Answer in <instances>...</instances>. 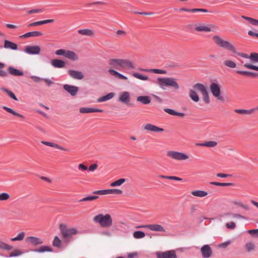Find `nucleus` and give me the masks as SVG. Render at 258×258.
<instances>
[{
    "label": "nucleus",
    "mask_w": 258,
    "mask_h": 258,
    "mask_svg": "<svg viewBox=\"0 0 258 258\" xmlns=\"http://www.w3.org/2000/svg\"><path fill=\"white\" fill-rule=\"evenodd\" d=\"M215 44L219 47L226 49L234 53H237L239 56L245 58H249V56L244 53H237L234 46L228 41L222 39L219 36L215 35L212 38Z\"/></svg>",
    "instance_id": "obj_1"
},
{
    "label": "nucleus",
    "mask_w": 258,
    "mask_h": 258,
    "mask_svg": "<svg viewBox=\"0 0 258 258\" xmlns=\"http://www.w3.org/2000/svg\"><path fill=\"white\" fill-rule=\"evenodd\" d=\"M157 84L163 89L166 87L172 88L175 90H178L179 89L177 79L174 78H158L157 80Z\"/></svg>",
    "instance_id": "obj_2"
},
{
    "label": "nucleus",
    "mask_w": 258,
    "mask_h": 258,
    "mask_svg": "<svg viewBox=\"0 0 258 258\" xmlns=\"http://www.w3.org/2000/svg\"><path fill=\"white\" fill-rule=\"evenodd\" d=\"M93 221L103 228H109L112 226L113 223L111 215L108 214L105 215L99 214L93 217Z\"/></svg>",
    "instance_id": "obj_3"
},
{
    "label": "nucleus",
    "mask_w": 258,
    "mask_h": 258,
    "mask_svg": "<svg viewBox=\"0 0 258 258\" xmlns=\"http://www.w3.org/2000/svg\"><path fill=\"white\" fill-rule=\"evenodd\" d=\"M197 91L200 92L203 97H209L207 87L202 83H198L192 86V88L189 90V97H199Z\"/></svg>",
    "instance_id": "obj_4"
},
{
    "label": "nucleus",
    "mask_w": 258,
    "mask_h": 258,
    "mask_svg": "<svg viewBox=\"0 0 258 258\" xmlns=\"http://www.w3.org/2000/svg\"><path fill=\"white\" fill-rule=\"evenodd\" d=\"M166 155L168 157L176 160H186L189 158L188 155L174 151H167Z\"/></svg>",
    "instance_id": "obj_5"
},
{
    "label": "nucleus",
    "mask_w": 258,
    "mask_h": 258,
    "mask_svg": "<svg viewBox=\"0 0 258 258\" xmlns=\"http://www.w3.org/2000/svg\"><path fill=\"white\" fill-rule=\"evenodd\" d=\"M59 229L62 236L64 238L71 237L73 235H76L78 233L76 228H67V226L63 224H61L59 225Z\"/></svg>",
    "instance_id": "obj_6"
},
{
    "label": "nucleus",
    "mask_w": 258,
    "mask_h": 258,
    "mask_svg": "<svg viewBox=\"0 0 258 258\" xmlns=\"http://www.w3.org/2000/svg\"><path fill=\"white\" fill-rule=\"evenodd\" d=\"M9 74L13 76H22L24 75V72L19 70L16 69L12 66H10L8 68V72L0 69L1 77H7Z\"/></svg>",
    "instance_id": "obj_7"
},
{
    "label": "nucleus",
    "mask_w": 258,
    "mask_h": 258,
    "mask_svg": "<svg viewBox=\"0 0 258 258\" xmlns=\"http://www.w3.org/2000/svg\"><path fill=\"white\" fill-rule=\"evenodd\" d=\"M142 128L144 131L153 133H162L164 131L163 128L149 123L144 124Z\"/></svg>",
    "instance_id": "obj_8"
},
{
    "label": "nucleus",
    "mask_w": 258,
    "mask_h": 258,
    "mask_svg": "<svg viewBox=\"0 0 258 258\" xmlns=\"http://www.w3.org/2000/svg\"><path fill=\"white\" fill-rule=\"evenodd\" d=\"M40 51V47L38 45H27L25 47L24 50L26 53L31 55L39 54Z\"/></svg>",
    "instance_id": "obj_9"
},
{
    "label": "nucleus",
    "mask_w": 258,
    "mask_h": 258,
    "mask_svg": "<svg viewBox=\"0 0 258 258\" xmlns=\"http://www.w3.org/2000/svg\"><path fill=\"white\" fill-rule=\"evenodd\" d=\"M156 255L157 258H177L174 250L157 252Z\"/></svg>",
    "instance_id": "obj_10"
},
{
    "label": "nucleus",
    "mask_w": 258,
    "mask_h": 258,
    "mask_svg": "<svg viewBox=\"0 0 258 258\" xmlns=\"http://www.w3.org/2000/svg\"><path fill=\"white\" fill-rule=\"evenodd\" d=\"M123 59L112 58L109 60L108 64L112 68L120 70L123 68Z\"/></svg>",
    "instance_id": "obj_11"
},
{
    "label": "nucleus",
    "mask_w": 258,
    "mask_h": 258,
    "mask_svg": "<svg viewBox=\"0 0 258 258\" xmlns=\"http://www.w3.org/2000/svg\"><path fill=\"white\" fill-rule=\"evenodd\" d=\"M210 91L214 97H220L221 90L220 85L216 83H212L210 85Z\"/></svg>",
    "instance_id": "obj_12"
},
{
    "label": "nucleus",
    "mask_w": 258,
    "mask_h": 258,
    "mask_svg": "<svg viewBox=\"0 0 258 258\" xmlns=\"http://www.w3.org/2000/svg\"><path fill=\"white\" fill-rule=\"evenodd\" d=\"M201 252L204 258H209L212 255L213 251L210 246L208 245H204L201 248Z\"/></svg>",
    "instance_id": "obj_13"
},
{
    "label": "nucleus",
    "mask_w": 258,
    "mask_h": 258,
    "mask_svg": "<svg viewBox=\"0 0 258 258\" xmlns=\"http://www.w3.org/2000/svg\"><path fill=\"white\" fill-rule=\"evenodd\" d=\"M148 229L154 232L166 233V228L161 225L158 224H151L148 226Z\"/></svg>",
    "instance_id": "obj_14"
},
{
    "label": "nucleus",
    "mask_w": 258,
    "mask_h": 258,
    "mask_svg": "<svg viewBox=\"0 0 258 258\" xmlns=\"http://www.w3.org/2000/svg\"><path fill=\"white\" fill-rule=\"evenodd\" d=\"M25 241L27 243L32 244L34 245H37L43 243L42 239L34 236H28L26 238Z\"/></svg>",
    "instance_id": "obj_15"
},
{
    "label": "nucleus",
    "mask_w": 258,
    "mask_h": 258,
    "mask_svg": "<svg viewBox=\"0 0 258 258\" xmlns=\"http://www.w3.org/2000/svg\"><path fill=\"white\" fill-rule=\"evenodd\" d=\"M69 75L72 78L76 80H82L84 76L82 72L75 70H69L68 71Z\"/></svg>",
    "instance_id": "obj_16"
},
{
    "label": "nucleus",
    "mask_w": 258,
    "mask_h": 258,
    "mask_svg": "<svg viewBox=\"0 0 258 258\" xmlns=\"http://www.w3.org/2000/svg\"><path fill=\"white\" fill-rule=\"evenodd\" d=\"M79 111L81 113L85 114L94 112H102L103 110L93 107H83L80 108Z\"/></svg>",
    "instance_id": "obj_17"
},
{
    "label": "nucleus",
    "mask_w": 258,
    "mask_h": 258,
    "mask_svg": "<svg viewBox=\"0 0 258 258\" xmlns=\"http://www.w3.org/2000/svg\"><path fill=\"white\" fill-rule=\"evenodd\" d=\"M63 89L69 92L72 96H75L79 91V88L77 86L65 84L63 86Z\"/></svg>",
    "instance_id": "obj_18"
},
{
    "label": "nucleus",
    "mask_w": 258,
    "mask_h": 258,
    "mask_svg": "<svg viewBox=\"0 0 258 258\" xmlns=\"http://www.w3.org/2000/svg\"><path fill=\"white\" fill-rule=\"evenodd\" d=\"M195 102H199L200 106H203L208 105L211 102L210 98H191Z\"/></svg>",
    "instance_id": "obj_19"
},
{
    "label": "nucleus",
    "mask_w": 258,
    "mask_h": 258,
    "mask_svg": "<svg viewBox=\"0 0 258 258\" xmlns=\"http://www.w3.org/2000/svg\"><path fill=\"white\" fill-rule=\"evenodd\" d=\"M41 143L42 144L45 145L46 146L53 147V148H55L56 149H59L60 150H63V151H68V150L67 149H66V148H63V147H62L57 144L52 143V142L42 141H41Z\"/></svg>",
    "instance_id": "obj_20"
},
{
    "label": "nucleus",
    "mask_w": 258,
    "mask_h": 258,
    "mask_svg": "<svg viewBox=\"0 0 258 258\" xmlns=\"http://www.w3.org/2000/svg\"><path fill=\"white\" fill-rule=\"evenodd\" d=\"M43 35L42 33L40 31H32V32H27L21 36H20L21 38H28V37H38L41 36Z\"/></svg>",
    "instance_id": "obj_21"
},
{
    "label": "nucleus",
    "mask_w": 258,
    "mask_h": 258,
    "mask_svg": "<svg viewBox=\"0 0 258 258\" xmlns=\"http://www.w3.org/2000/svg\"><path fill=\"white\" fill-rule=\"evenodd\" d=\"M51 65L56 68H62L65 66V62L63 60L54 59L51 61Z\"/></svg>",
    "instance_id": "obj_22"
},
{
    "label": "nucleus",
    "mask_w": 258,
    "mask_h": 258,
    "mask_svg": "<svg viewBox=\"0 0 258 258\" xmlns=\"http://www.w3.org/2000/svg\"><path fill=\"white\" fill-rule=\"evenodd\" d=\"M244 248L246 252H250L255 250L256 246L253 242L248 241L245 244Z\"/></svg>",
    "instance_id": "obj_23"
},
{
    "label": "nucleus",
    "mask_w": 258,
    "mask_h": 258,
    "mask_svg": "<svg viewBox=\"0 0 258 258\" xmlns=\"http://www.w3.org/2000/svg\"><path fill=\"white\" fill-rule=\"evenodd\" d=\"M4 47L5 48L12 50H17L18 49V45L16 43L8 40L4 41Z\"/></svg>",
    "instance_id": "obj_24"
},
{
    "label": "nucleus",
    "mask_w": 258,
    "mask_h": 258,
    "mask_svg": "<svg viewBox=\"0 0 258 258\" xmlns=\"http://www.w3.org/2000/svg\"><path fill=\"white\" fill-rule=\"evenodd\" d=\"M195 30L197 32H209L211 31V29L209 26H207L204 24H201L196 27Z\"/></svg>",
    "instance_id": "obj_25"
},
{
    "label": "nucleus",
    "mask_w": 258,
    "mask_h": 258,
    "mask_svg": "<svg viewBox=\"0 0 258 258\" xmlns=\"http://www.w3.org/2000/svg\"><path fill=\"white\" fill-rule=\"evenodd\" d=\"M197 146H202V147H207L209 148L215 147L217 145V143L215 141H206L204 143H197L196 144Z\"/></svg>",
    "instance_id": "obj_26"
},
{
    "label": "nucleus",
    "mask_w": 258,
    "mask_h": 258,
    "mask_svg": "<svg viewBox=\"0 0 258 258\" xmlns=\"http://www.w3.org/2000/svg\"><path fill=\"white\" fill-rule=\"evenodd\" d=\"M118 101L130 107H133L135 105L134 101L132 100L131 98H118Z\"/></svg>",
    "instance_id": "obj_27"
},
{
    "label": "nucleus",
    "mask_w": 258,
    "mask_h": 258,
    "mask_svg": "<svg viewBox=\"0 0 258 258\" xmlns=\"http://www.w3.org/2000/svg\"><path fill=\"white\" fill-rule=\"evenodd\" d=\"M236 73L243 76H249L252 78H256L258 77V73L244 71H236Z\"/></svg>",
    "instance_id": "obj_28"
},
{
    "label": "nucleus",
    "mask_w": 258,
    "mask_h": 258,
    "mask_svg": "<svg viewBox=\"0 0 258 258\" xmlns=\"http://www.w3.org/2000/svg\"><path fill=\"white\" fill-rule=\"evenodd\" d=\"M54 22L53 19L45 20L30 23L28 25L29 27L36 26L40 25L51 23Z\"/></svg>",
    "instance_id": "obj_29"
},
{
    "label": "nucleus",
    "mask_w": 258,
    "mask_h": 258,
    "mask_svg": "<svg viewBox=\"0 0 258 258\" xmlns=\"http://www.w3.org/2000/svg\"><path fill=\"white\" fill-rule=\"evenodd\" d=\"M108 72L112 76H113L119 79H121V80H127V79L126 77L119 73L118 72H117L116 71H115L113 69H109L108 70Z\"/></svg>",
    "instance_id": "obj_30"
},
{
    "label": "nucleus",
    "mask_w": 258,
    "mask_h": 258,
    "mask_svg": "<svg viewBox=\"0 0 258 258\" xmlns=\"http://www.w3.org/2000/svg\"><path fill=\"white\" fill-rule=\"evenodd\" d=\"M65 57L72 60L78 59V55L75 52L69 50H67Z\"/></svg>",
    "instance_id": "obj_31"
},
{
    "label": "nucleus",
    "mask_w": 258,
    "mask_h": 258,
    "mask_svg": "<svg viewBox=\"0 0 258 258\" xmlns=\"http://www.w3.org/2000/svg\"><path fill=\"white\" fill-rule=\"evenodd\" d=\"M192 195L199 198H203L208 195V192L201 190H194L191 192Z\"/></svg>",
    "instance_id": "obj_32"
},
{
    "label": "nucleus",
    "mask_w": 258,
    "mask_h": 258,
    "mask_svg": "<svg viewBox=\"0 0 258 258\" xmlns=\"http://www.w3.org/2000/svg\"><path fill=\"white\" fill-rule=\"evenodd\" d=\"M78 32L80 34L85 36H92L94 35V32L89 29H80Z\"/></svg>",
    "instance_id": "obj_33"
},
{
    "label": "nucleus",
    "mask_w": 258,
    "mask_h": 258,
    "mask_svg": "<svg viewBox=\"0 0 258 258\" xmlns=\"http://www.w3.org/2000/svg\"><path fill=\"white\" fill-rule=\"evenodd\" d=\"M123 68H127L128 69H135V66L133 62L128 59H123Z\"/></svg>",
    "instance_id": "obj_34"
},
{
    "label": "nucleus",
    "mask_w": 258,
    "mask_h": 258,
    "mask_svg": "<svg viewBox=\"0 0 258 258\" xmlns=\"http://www.w3.org/2000/svg\"><path fill=\"white\" fill-rule=\"evenodd\" d=\"M241 18L246 21H248L251 25L255 26H258V20L245 16H242Z\"/></svg>",
    "instance_id": "obj_35"
},
{
    "label": "nucleus",
    "mask_w": 258,
    "mask_h": 258,
    "mask_svg": "<svg viewBox=\"0 0 258 258\" xmlns=\"http://www.w3.org/2000/svg\"><path fill=\"white\" fill-rule=\"evenodd\" d=\"M255 110H258V106L256 107L255 109H252L250 110L235 109V112L239 114H246L253 112L255 111Z\"/></svg>",
    "instance_id": "obj_36"
},
{
    "label": "nucleus",
    "mask_w": 258,
    "mask_h": 258,
    "mask_svg": "<svg viewBox=\"0 0 258 258\" xmlns=\"http://www.w3.org/2000/svg\"><path fill=\"white\" fill-rule=\"evenodd\" d=\"M0 249L10 251L13 249V246L0 240Z\"/></svg>",
    "instance_id": "obj_37"
},
{
    "label": "nucleus",
    "mask_w": 258,
    "mask_h": 258,
    "mask_svg": "<svg viewBox=\"0 0 258 258\" xmlns=\"http://www.w3.org/2000/svg\"><path fill=\"white\" fill-rule=\"evenodd\" d=\"M125 181H126V179H125V178H120L114 182H112L110 184V186L112 187L118 186L121 185L124 182H125Z\"/></svg>",
    "instance_id": "obj_38"
},
{
    "label": "nucleus",
    "mask_w": 258,
    "mask_h": 258,
    "mask_svg": "<svg viewBox=\"0 0 258 258\" xmlns=\"http://www.w3.org/2000/svg\"><path fill=\"white\" fill-rule=\"evenodd\" d=\"M25 235V233L24 232H22L18 234V235L11 239V241H22L24 238Z\"/></svg>",
    "instance_id": "obj_39"
},
{
    "label": "nucleus",
    "mask_w": 258,
    "mask_h": 258,
    "mask_svg": "<svg viewBox=\"0 0 258 258\" xmlns=\"http://www.w3.org/2000/svg\"><path fill=\"white\" fill-rule=\"evenodd\" d=\"M3 108L4 109H5L6 111H7V112H8L9 113H11V114H13L14 115L17 116H19L20 117H23L22 115L16 112V111H15L14 110H13L12 109H11L10 108H9L6 106H3Z\"/></svg>",
    "instance_id": "obj_40"
},
{
    "label": "nucleus",
    "mask_w": 258,
    "mask_h": 258,
    "mask_svg": "<svg viewBox=\"0 0 258 258\" xmlns=\"http://www.w3.org/2000/svg\"><path fill=\"white\" fill-rule=\"evenodd\" d=\"M3 108L4 109H5L6 111H7V112H8L9 113H11V114H13L14 115L17 116H19L20 117H23L22 115L16 112V111H15L14 110H13L12 109H11L10 108H9L6 106H3Z\"/></svg>",
    "instance_id": "obj_41"
},
{
    "label": "nucleus",
    "mask_w": 258,
    "mask_h": 258,
    "mask_svg": "<svg viewBox=\"0 0 258 258\" xmlns=\"http://www.w3.org/2000/svg\"><path fill=\"white\" fill-rule=\"evenodd\" d=\"M94 99L90 101V103H101L107 101L111 98H94Z\"/></svg>",
    "instance_id": "obj_42"
},
{
    "label": "nucleus",
    "mask_w": 258,
    "mask_h": 258,
    "mask_svg": "<svg viewBox=\"0 0 258 258\" xmlns=\"http://www.w3.org/2000/svg\"><path fill=\"white\" fill-rule=\"evenodd\" d=\"M145 233L141 231H135L133 234L134 237L136 239L143 238L145 236Z\"/></svg>",
    "instance_id": "obj_43"
},
{
    "label": "nucleus",
    "mask_w": 258,
    "mask_h": 258,
    "mask_svg": "<svg viewBox=\"0 0 258 258\" xmlns=\"http://www.w3.org/2000/svg\"><path fill=\"white\" fill-rule=\"evenodd\" d=\"M35 251L38 252H43L45 251H52L51 248L48 246H42L38 249L35 250Z\"/></svg>",
    "instance_id": "obj_44"
},
{
    "label": "nucleus",
    "mask_w": 258,
    "mask_h": 258,
    "mask_svg": "<svg viewBox=\"0 0 258 258\" xmlns=\"http://www.w3.org/2000/svg\"><path fill=\"white\" fill-rule=\"evenodd\" d=\"M52 245L53 246L57 247H60L61 246V241L57 236H56L54 237V240L52 242Z\"/></svg>",
    "instance_id": "obj_45"
},
{
    "label": "nucleus",
    "mask_w": 258,
    "mask_h": 258,
    "mask_svg": "<svg viewBox=\"0 0 258 258\" xmlns=\"http://www.w3.org/2000/svg\"><path fill=\"white\" fill-rule=\"evenodd\" d=\"M160 177L162 178H165V179L174 180H176V181H182V178L177 177V176H174L160 175Z\"/></svg>",
    "instance_id": "obj_46"
},
{
    "label": "nucleus",
    "mask_w": 258,
    "mask_h": 258,
    "mask_svg": "<svg viewBox=\"0 0 258 258\" xmlns=\"http://www.w3.org/2000/svg\"><path fill=\"white\" fill-rule=\"evenodd\" d=\"M224 64L230 68H235L236 66L235 62L231 60H225L224 61Z\"/></svg>",
    "instance_id": "obj_47"
},
{
    "label": "nucleus",
    "mask_w": 258,
    "mask_h": 258,
    "mask_svg": "<svg viewBox=\"0 0 258 258\" xmlns=\"http://www.w3.org/2000/svg\"><path fill=\"white\" fill-rule=\"evenodd\" d=\"M137 101L143 104H148L151 102L150 98H137Z\"/></svg>",
    "instance_id": "obj_48"
},
{
    "label": "nucleus",
    "mask_w": 258,
    "mask_h": 258,
    "mask_svg": "<svg viewBox=\"0 0 258 258\" xmlns=\"http://www.w3.org/2000/svg\"><path fill=\"white\" fill-rule=\"evenodd\" d=\"M133 75L134 77L141 80L146 81L148 79V77L147 76H144L137 73H133Z\"/></svg>",
    "instance_id": "obj_49"
},
{
    "label": "nucleus",
    "mask_w": 258,
    "mask_h": 258,
    "mask_svg": "<svg viewBox=\"0 0 258 258\" xmlns=\"http://www.w3.org/2000/svg\"><path fill=\"white\" fill-rule=\"evenodd\" d=\"M122 194V190L119 189H107V195L109 194Z\"/></svg>",
    "instance_id": "obj_50"
},
{
    "label": "nucleus",
    "mask_w": 258,
    "mask_h": 258,
    "mask_svg": "<svg viewBox=\"0 0 258 258\" xmlns=\"http://www.w3.org/2000/svg\"><path fill=\"white\" fill-rule=\"evenodd\" d=\"M249 58L252 62H258V53L256 52H252L249 55Z\"/></svg>",
    "instance_id": "obj_51"
},
{
    "label": "nucleus",
    "mask_w": 258,
    "mask_h": 258,
    "mask_svg": "<svg viewBox=\"0 0 258 258\" xmlns=\"http://www.w3.org/2000/svg\"><path fill=\"white\" fill-rule=\"evenodd\" d=\"M98 198V196H89L85 197L80 200V202H87V201H92L95 200Z\"/></svg>",
    "instance_id": "obj_52"
},
{
    "label": "nucleus",
    "mask_w": 258,
    "mask_h": 258,
    "mask_svg": "<svg viewBox=\"0 0 258 258\" xmlns=\"http://www.w3.org/2000/svg\"><path fill=\"white\" fill-rule=\"evenodd\" d=\"M23 253V252L18 249H16L14 250L10 254V257H14V256H17L21 255Z\"/></svg>",
    "instance_id": "obj_53"
},
{
    "label": "nucleus",
    "mask_w": 258,
    "mask_h": 258,
    "mask_svg": "<svg viewBox=\"0 0 258 258\" xmlns=\"http://www.w3.org/2000/svg\"><path fill=\"white\" fill-rule=\"evenodd\" d=\"M10 196L8 193L3 192L0 194V201H4L9 200Z\"/></svg>",
    "instance_id": "obj_54"
},
{
    "label": "nucleus",
    "mask_w": 258,
    "mask_h": 258,
    "mask_svg": "<svg viewBox=\"0 0 258 258\" xmlns=\"http://www.w3.org/2000/svg\"><path fill=\"white\" fill-rule=\"evenodd\" d=\"M149 72L159 74H166L167 73L166 71L160 69H151Z\"/></svg>",
    "instance_id": "obj_55"
},
{
    "label": "nucleus",
    "mask_w": 258,
    "mask_h": 258,
    "mask_svg": "<svg viewBox=\"0 0 258 258\" xmlns=\"http://www.w3.org/2000/svg\"><path fill=\"white\" fill-rule=\"evenodd\" d=\"M210 183L212 185L221 186H231L233 185L231 183H220L218 182H211Z\"/></svg>",
    "instance_id": "obj_56"
},
{
    "label": "nucleus",
    "mask_w": 258,
    "mask_h": 258,
    "mask_svg": "<svg viewBox=\"0 0 258 258\" xmlns=\"http://www.w3.org/2000/svg\"><path fill=\"white\" fill-rule=\"evenodd\" d=\"M243 66L246 68L258 71V67L250 63H246L244 64Z\"/></svg>",
    "instance_id": "obj_57"
},
{
    "label": "nucleus",
    "mask_w": 258,
    "mask_h": 258,
    "mask_svg": "<svg viewBox=\"0 0 258 258\" xmlns=\"http://www.w3.org/2000/svg\"><path fill=\"white\" fill-rule=\"evenodd\" d=\"M231 243L230 240H228L223 243H220L218 245V247L220 248L225 249L227 247V246Z\"/></svg>",
    "instance_id": "obj_58"
},
{
    "label": "nucleus",
    "mask_w": 258,
    "mask_h": 258,
    "mask_svg": "<svg viewBox=\"0 0 258 258\" xmlns=\"http://www.w3.org/2000/svg\"><path fill=\"white\" fill-rule=\"evenodd\" d=\"M209 12L208 10L205 9H199V8H194L191 9V12L195 13V12H204L207 13Z\"/></svg>",
    "instance_id": "obj_59"
},
{
    "label": "nucleus",
    "mask_w": 258,
    "mask_h": 258,
    "mask_svg": "<svg viewBox=\"0 0 258 258\" xmlns=\"http://www.w3.org/2000/svg\"><path fill=\"white\" fill-rule=\"evenodd\" d=\"M67 50L60 49L55 52V54L58 55H63L65 56Z\"/></svg>",
    "instance_id": "obj_60"
},
{
    "label": "nucleus",
    "mask_w": 258,
    "mask_h": 258,
    "mask_svg": "<svg viewBox=\"0 0 258 258\" xmlns=\"http://www.w3.org/2000/svg\"><path fill=\"white\" fill-rule=\"evenodd\" d=\"M1 89L3 91L6 92L9 97H16L15 94L8 89L3 88Z\"/></svg>",
    "instance_id": "obj_61"
},
{
    "label": "nucleus",
    "mask_w": 258,
    "mask_h": 258,
    "mask_svg": "<svg viewBox=\"0 0 258 258\" xmlns=\"http://www.w3.org/2000/svg\"><path fill=\"white\" fill-rule=\"evenodd\" d=\"M93 194L100 195H107V189L96 190L93 192Z\"/></svg>",
    "instance_id": "obj_62"
},
{
    "label": "nucleus",
    "mask_w": 258,
    "mask_h": 258,
    "mask_svg": "<svg viewBox=\"0 0 258 258\" xmlns=\"http://www.w3.org/2000/svg\"><path fill=\"white\" fill-rule=\"evenodd\" d=\"M226 226L228 229H234L236 227V224H235V222H231L230 223H227L226 224Z\"/></svg>",
    "instance_id": "obj_63"
},
{
    "label": "nucleus",
    "mask_w": 258,
    "mask_h": 258,
    "mask_svg": "<svg viewBox=\"0 0 258 258\" xmlns=\"http://www.w3.org/2000/svg\"><path fill=\"white\" fill-rule=\"evenodd\" d=\"M247 232L251 235H255L257 237H258V229L249 230Z\"/></svg>",
    "instance_id": "obj_64"
}]
</instances>
